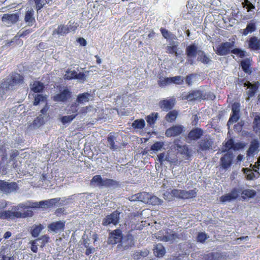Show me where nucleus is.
I'll use <instances>...</instances> for the list:
<instances>
[{
  "mask_svg": "<svg viewBox=\"0 0 260 260\" xmlns=\"http://www.w3.org/2000/svg\"><path fill=\"white\" fill-rule=\"evenodd\" d=\"M60 198H54L48 200L41 201L39 202L28 201L26 203H20L16 206H13L12 210H6L0 212V219H15L17 218H25L32 217L34 213L31 210H26L23 212L19 211V210H23L28 208H43L47 209L55 206L59 202Z\"/></svg>",
  "mask_w": 260,
  "mask_h": 260,
  "instance_id": "nucleus-1",
  "label": "nucleus"
},
{
  "mask_svg": "<svg viewBox=\"0 0 260 260\" xmlns=\"http://www.w3.org/2000/svg\"><path fill=\"white\" fill-rule=\"evenodd\" d=\"M24 77L16 72H12L4 79L1 85L6 90H13L24 83Z\"/></svg>",
  "mask_w": 260,
  "mask_h": 260,
  "instance_id": "nucleus-2",
  "label": "nucleus"
},
{
  "mask_svg": "<svg viewBox=\"0 0 260 260\" xmlns=\"http://www.w3.org/2000/svg\"><path fill=\"white\" fill-rule=\"evenodd\" d=\"M90 184L99 187H116L119 185L117 181L113 179L109 178L103 179L100 175L94 176L90 180Z\"/></svg>",
  "mask_w": 260,
  "mask_h": 260,
  "instance_id": "nucleus-3",
  "label": "nucleus"
},
{
  "mask_svg": "<svg viewBox=\"0 0 260 260\" xmlns=\"http://www.w3.org/2000/svg\"><path fill=\"white\" fill-rule=\"evenodd\" d=\"M222 152H224V153L220 159V166L222 169L227 170L233 165L235 155L232 152L226 150H222Z\"/></svg>",
  "mask_w": 260,
  "mask_h": 260,
  "instance_id": "nucleus-4",
  "label": "nucleus"
},
{
  "mask_svg": "<svg viewBox=\"0 0 260 260\" xmlns=\"http://www.w3.org/2000/svg\"><path fill=\"white\" fill-rule=\"evenodd\" d=\"M214 141L210 136L201 139L197 143L198 153L210 151L213 149Z\"/></svg>",
  "mask_w": 260,
  "mask_h": 260,
  "instance_id": "nucleus-5",
  "label": "nucleus"
},
{
  "mask_svg": "<svg viewBox=\"0 0 260 260\" xmlns=\"http://www.w3.org/2000/svg\"><path fill=\"white\" fill-rule=\"evenodd\" d=\"M198 47L194 44H191L188 45L185 49V54L187 59L186 63L190 65L194 64L193 58L197 56V54H200Z\"/></svg>",
  "mask_w": 260,
  "mask_h": 260,
  "instance_id": "nucleus-6",
  "label": "nucleus"
},
{
  "mask_svg": "<svg viewBox=\"0 0 260 260\" xmlns=\"http://www.w3.org/2000/svg\"><path fill=\"white\" fill-rule=\"evenodd\" d=\"M72 92L68 87H65L62 90L55 94L52 98V100L56 102H66L71 99Z\"/></svg>",
  "mask_w": 260,
  "mask_h": 260,
  "instance_id": "nucleus-7",
  "label": "nucleus"
},
{
  "mask_svg": "<svg viewBox=\"0 0 260 260\" xmlns=\"http://www.w3.org/2000/svg\"><path fill=\"white\" fill-rule=\"evenodd\" d=\"M240 118V104L235 102L232 105V113L227 122V125L230 126L234 122H237Z\"/></svg>",
  "mask_w": 260,
  "mask_h": 260,
  "instance_id": "nucleus-8",
  "label": "nucleus"
},
{
  "mask_svg": "<svg viewBox=\"0 0 260 260\" xmlns=\"http://www.w3.org/2000/svg\"><path fill=\"white\" fill-rule=\"evenodd\" d=\"M18 189V186L16 182H8L5 180H0V191L8 194L16 191Z\"/></svg>",
  "mask_w": 260,
  "mask_h": 260,
  "instance_id": "nucleus-9",
  "label": "nucleus"
},
{
  "mask_svg": "<svg viewBox=\"0 0 260 260\" xmlns=\"http://www.w3.org/2000/svg\"><path fill=\"white\" fill-rule=\"evenodd\" d=\"M122 233L120 229H116L110 232L108 238V243L115 245L117 243H121L122 240Z\"/></svg>",
  "mask_w": 260,
  "mask_h": 260,
  "instance_id": "nucleus-10",
  "label": "nucleus"
},
{
  "mask_svg": "<svg viewBox=\"0 0 260 260\" xmlns=\"http://www.w3.org/2000/svg\"><path fill=\"white\" fill-rule=\"evenodd\" d=\"M234 42H226L221 43L216 47V53L220 56L226 55L231 52Z\"/></svg>",
  "mask_w": 260,
  "mask_h": 260,
  "instance_id": "nucleus-11",
  "label": "nucleus"
},
{
  "mask_svg": "<svg viewBox=\"0 0 260 260\" xmlns=\"http://www.w3.org/2000/svg\"><path fill=\"white\" fill-rule=\"evenodd\" d=\"M182 99L190 102L199 101L202 99H205V95L203 94V92L201 90H193L186 94H183Z\"/></svg>",
  "mask_w": 260,
  "mask_h": 260,
  "instance_id": "nucleus-12",
  "label": "nucleus"
},
{
  "mask_svg": "<svg viewBox=\"0 0 260 260\" xmlns=\"http://www.w3.org/2000/svg\"><path fill=\"white\" fill-rule=\"evenodd\" d=\"M119 213L117 211H115L112 213L107 215L102 221V225L107 226L110 224L116 225L118 223L119 220Z\"/></svg>",
  "mask_w": 260,
  "mask_h": 260,
  "instance_id": "nucleus-13",
  "label": "nucleus"
},
{
  "mask_svg": "<svg viewBox=\"0 0 260 260\" xmlns=\"http://www.w3.org/2000/svg\"><path fill=\"white\" fill-rule=\"evenodd\" d=\"M169 229H166L164 231H160L157 234V238L161 241L168 242L176 238H178L177 233L172 231V234H169Z\"/></svg>",
  "mask_w": 260,
  "mask_h": 260,
  "instance_id": "nucleus-14",
  "label": "nucleus"
},
{
  "mask_svg": "<svg viewBox=\"0 0 260 260\" xmlns=\"http://www.w3.org/2000/svg\"><path fill=\"white\" fill-rule=\"evenodd\" d=\"M135 244L134 238L132 234H127L125 236H122V240L121 243L119 244L118 247L121 246L123 250H126L132 247Z\"/></svg>",
  "mask_w": 260,
  "mask_h": 260,
  "instance_id": "nucleus-15",
  "label": "nucleus"
},
{
  "mask_svg": "<svg viewBox=\"0 0 260 260\" xmlns=\"http://www.w3.org/2000/svg\"><path fill=\"white\" fill-rule=\"evenodd\" d=\"M184 126L181 125H174L168 128L165 133L168 137L177 136L183 133Z\"/></svg>",
  "mask_w": 260,
  "mask_h": 260,
  "instance_id": "nucleus-16",
  "label": "nucleus"
},
{
  "mask_svg": "<svg viewBox=\"0 0 260 260\" xmlns=\"http://www.w3.org/2000/svg\"><path fill=\"white\" fill-rule=\"evenodd\" d=\"M177 150L178 152L185 159L190 160L192 156L191 150H190L187 145H181L179 144L176 145Z\"/></svg>",
  "mask_w": 260,
  "mask_h": 260,
  "instance_id": "nucleus-17",
  "label": "nucleus"
},
{
  "mask_svg": "<svg viewBox=\"0 0 260 260\" xmlns=\"http://www.w3.org/2000/svg\"><path fill=\"white\" fill-rule=\"evenodd\" d=\"M204 134V131L199 127L192 128L187 134V138L190 141H197Z\"/></svg>",
  "mask_w": 260,
  "mask_h": 260,
  "instance_id": "nucleus-18",
  "label": "nucleus"
},
{
  "mask_svg": "<svg viewBox=\"0 0 260 260\" xmlns=\"http://www.w3.org/2000/svg\"><path fill=\"white\" fill-rule=\"evenodd\" d=\"M66 222L64 221H57L52 222L48 226V228L52 232L57 233L58 231H63L65 229Z\"/></svg>",
  "mask_w": 260,
  "mask_h": 260,
  "instance_id": "nucleus-19",
  "label": "nucleus"
},
{
  "mask_svg": "<svg viewBox=\"0 0 260 260\" xmlns=\"http://www.w3.org/2000/svg\"><path fill=\"white\" fill-rule=\"evenodd\" d=\"M242 171L246 175V178L248 180H252L255 178L259 177L260 173L256 169L252 168V169L249 168H243Z\"/></svg>",
  "mask_w": 260,
  "mask_h": 260,
  "instance_id": "nucleus-20",
  "label": "nucleus"
},
{
  "mask_svg": "<svg viewBox=\"0 0 260 260\" xmlns=\"http://www.w3.org/2000/svg\"><path fill=\"white\" fill-rule=\"evenodd\" d=\"M248 48L251 50H260V39L255 36L251 37L248 40Z\"/></svg>",
  "mask_w": 260,
  "mask_h": 260,
  "instance_id": "nucleus-21",
  "label": "nucleus"
},
{
  "mask_svg": "<svg viewBox=\"0 0 260 260\" xmlns=\"http://www.w3.org/2000/svg\"><path fill=\"white\" fill-rule=\"evenodd\" d=\"M252 130L257 136H260V114L255 113L252 122Z\"/></svg>",
  "mask_w": 260,
  "mask_h": 260,
  "instance_id": "nucleus-22",
  "label": "nucleus"
},
{
  "mask_svg": "<svg viewBox=\"0 0 260 260\" xmlns=\"http://www.w3.org/2000/svg\"><path fill=\"white\" fill-rule=\"evenodd\" d=\"M34 14L35 12L32 9L28 10L25 13L24 20L28 26H31L36 22Z\"/></svg>",
  "mask_w": 260,
  "mask_h": 260,
  "instance_id": "nucleus-23",
  "label": "nucleus"
},
{
  "mask_svg": "<svg viewBox=\"0 0 260 260\" xmlns=\"http://www.w3.org/2000/svg\"><path fill=\"white\" fill-rule=\"evenodd\" d=\"M19 18L18 13L4 14L2 17V20L3 22H8L11 23L17 22Z\"/></svg>",
  "mask_w": 260,
  "mask_h": 260,
  "instance_id": "nucleus-24",
  "label": "nucleus"
},
{
  "mask_svg": "<svg viewBox=\"0 0 260 260\" xmlns=\"http://www.w3.org/2000/svg\"><path fill=\"white\" fill-rule=\"evenodd\" d=\"M30 87L31 91L36 93L43 92L45 88L44 83L39 81H34L30 84Z\"/></svg>",
  "mask_w": 260,
  "mask_h": 260,
  "instance_id": "nucleus-25",
  "label": "nucleus"
},
{
  "mask_svg": "<svg viewBox=\"0 0 260 260\" xmlns=\"http://www.w3.org/2000/svg\"><path fill=\"white\" fill-rule=\"evenodd\" d=\"M174 105V101L172 100H163L160 101L159 103L160 108L166 111L171 110Z\"/></svg>",
  "mask_w": 260,
  "mask_h": 260,
  "instance_id": "nucleus-26",
  "label": "nucleus"
},
{
  "mask_svg": "<svg viewBox=\"0 0 260 260\" xmlns=\"http://www.w3.org/2000/svg\"><path fill=\"white\" fill-rule=\"evenodd\" d=\"M251 61L250 58H247L241 60L240 62V66L243 72L249 75L252 73L251 69Z\"/></svg>",
  "mask_w": 260,
  "mask_h": 260,
  "instance_id": "nucleus-27",
  "label": "nucleus"
},
{
  "mask_svg": "<svg viewBox=\"0 0 260 260\" xmlns=\"http://www.w3.org/2000/svg\"><path fill=\"white\" fill-rule=\"evenodd\" d=\"M259 147V143L257 140H253L250 144L248 149L247 150V155L248 156L253 155L258 150Z\"/></svg>",
  "mask_w": 260,
  "mask_h": 260,
  "instance_id": "nucleus-28",
  "label": "nucleus"
},
{
  "mask_svg": "<svg viewBox=\"0 0 260 260\" xmlns=\"http://www.w3.org/2000/svg\"><path fill=\"white\" fill-rule=\"evenodd\" d=\"M260 83L258 81H257L254 82V83L252 84V85L249 87V89L246 91L248 100H249L251 98L254 96L255 93L257 92Z\"/></svg>",
  "mask_w": 260,
  "mask_h": 260,
  "instance_id": "nucleus-29",
  "label": "nucleus"
},
{
  "mask_svg": "<svg viewBox=\"0 0 260 260\" xmlns=\"http://www.w3.org/2000/svg\"><path fill=\"white\" fill-rule=\"evenodd\" d=\"M224 146L228 149V151L231 149L234 150L243 148V144L241 143L235 144L233 139H229L224 144Z\"/></svg>",
  "mask_w": 260,
  "mask_h": 260,
  "instance_id": "nucleus-30",
  "label": "nucleus"
},
{
  "mask_svg": "<svg viewBox=\"0 0 260 260\" xmlns=\"http://www.w3.org/2000/svg\"><path fill=\"white\" fill-rule=\"evenodd\" d=\"M90 96V94L88 92L79 93L77 97L76 103L79 105V104H82L88 102L89 101Z\"/></svg>",
  "mask_w": 260,
  "mask_h": 260,
  "instance_id": "nucleus-31",
  "label": "nucleus"
},
{
  "mask_svg": "<svg viewBox=\"0 0 260 260\" xmlns=\"http://www.w3.org/2000/svg\"><path fill=\"white\" fill-rule=\"evenodd\" d=\"M256 29L255 22L251 21L248 23L246 27L244 29H241V33L244 36H247L249 33H251L255 31Z\"/></svg>",
  "mask_w": 260,
  "mask_h": 260,
  "instance_id": "nucleus-32",
  "label": "nucleus"
},
{
  "mask_svg": "<svg viewBox=\"0 0 260 260\" xmlns=\"http://www.w3.org/2000/svg\"><path fill=\"white\" fill-rule=\"evenodd\" d=\"M166 253V250L161 244H156L154 249V254L157 257H162Z\"/></svg>",
  "mask_w": 260,
  "mask_h": 260,
  "instance_id": "nucleus-33",
  "label": "nucleus"
},
{
  "mask_svg": "<svg viewBox=\"0 0 260 260\" xmlns=\"http://www.w3.org/2000/svg\"><path fill=\"white\" fill-rule=\"evenodd\" d=\"M69 33V29L66 25L60 24L57 28L54 30L52 32L53 35H58L63 36Z\"/></svg>",
  "mask_w": 260,
  "mask_h": 260,
  "instance_id": "nucleus-34",
  "label": "nucleus"
},
{
  "mask_svg": "<svg viewBox=\"0 0 260 260\" xmlns=\"http://www.w3.org/2000/svg\"><path fill=\"white\" fill-rule=\"evenodd\" d=\"M47 96L42 94L37 93L34 96V100L33 101V105L37 106L42 102L47 103Z\"/></svg>",
  "mask_w": 260,
  "mask_h": 260,
  "instance_id": "nucleus-35",
  "label": "nucleus"
},
{
  "mask_svg": "<svg viewBox=\"0 0 260 260\" xmlns=\"http://www.w3.org/2000/svg\"><path fill=\"white\" fill-rule=\"evenodd\" d=\"M178 115V112L176 110L169 111L165 116V120L168 122H173L175 121Z\"/></svg>",
  "mask_w": 260,
  "mask_h": 260,
  "instance_id": "nucleus-36",
  "label": "nucleus"
},
{
  "mask_svg": "<svg viewBox=\"0 0 260 260\" xmlns=\"http://www.w3.org/2000/svg\"><path fill=\"white\" fill-rule=\"evenodd\" d=\"M158 117V113L152 112L145 117L148 125L151 126L156 122Z\"/></svg>",
  "mask_w": 260,
  "mask_h": 260,
  "instance_id": "nucleus-37",
  "label": "nucleus"
},
{
  "mask_svg": "<svg viewBox=\"0 0 260 260\" xmlns=\"http://www.w3.org/2000/svg\"><path fill=\"white\" fill-rule=\"evenodd\" d=\"M166 52L170 54H174L176 57L178 56V45L175 43L172 44L171 46H168L166 48Z\"/></svg>",
  "mask_w": 260,
  "mask_h": 260,
  "instance_id": "nucleus-38",
  "label": "nucleus"
},
{
  "mask_svg": "<svg viewBox=\"0 0 260 260\" xmlns=\"http://www.w3.org/2000/svg\"><path fill=\"white\" fill-rule=\"evenodd\" d=\"M134 129H143L145 126V122L143 119L135 120L132 125Z\"/></svg>",
  "mask_w": 260,
  "mask_h": 260,
  "instance_id": "nucleus-39",
  "label": "nucleus"
},
{
  "mask_svg": "<svg viewBox=\"0 0 260 260\" xmlns=\"http://www.w3.org/2000/svg\"><path fill=\"white\" fill-rule=\"evenodd\" d=\"M242 198L245 199L246 198H252L256 195V191L253 189H245L242 191Z\"/></svg>",
  "mask_w": 260,
  "mask_h": 260,
  "instance_id": "nucleus-40",
  "label": "nucleus"
},
{
  "mask_svg": "<svg viewBox=\"0 0 260 260\" xmlns=\"http://www.w3.org/2000/svg\"><path fill=\"white\" fill-rule=\"evenodd\" d=\"M44 229V226L41 224L36 225L31 231V234L32 237L36 238L38 237L42 230Z\"/></svg>",
  "mask_w": 260,
  "mask_h": 260,
  "instance_id": "nucleus-41",
  "label": "nucleus"
},
{
  "mask_svg": "<svg viewBox=\"0 0 260 260\" xmlns=\"http://www.w3.org/2000/svg\"><path fill=\"white\" fill-rule=\"evenodd\" d=\"M138 198H139V201L147 204L149 199L150 198L151 194L149 192H142L138 193Z\"/></svg>",
  "mask_w": 260,
  "mask_h": 260,
  "instance_id": "nucleus-42",
  "label": "nucleus"
},
{
  "mask_svg": "<svg viewBox=\"0 0 260 260\" xmlns=\"http://www.w3.org/2000/svg\"><path fill=\"white\" fill-rule=\"evenodd\" d=\"M162 201L158 197L151 194L150 198L149 199L147 204L152 205L153 206L159 205L161 204Z\"/></svg>",
  "mask_w": 260,
  "mask_h": 260,
  "instance_id": "nucleus-43",
  "label": "nucleus"
},
{
  "mask_svg": "<svg viewBox=\"0 0 260 260\" xmlns=\"http://www.w3.org/2000/svg\"><path fill=\"white\" fill-rule=\"evenodd\" d=\"M115 137L113 136L110 135L107 138V141L109 144V147L112 150H115L117 149V146L115 144Z\"/></svg>",
  "mask_w": 260,
  "mask_h": 260,
  "instance_id": "nucleus-44",
  "label": "nucleus"
},
{
  "mask_svg": "<svg viewBox=\"0 0 260 260\" xmlns=\"http://www.w3.org/2000/svg\"><path fill=\"white\" fill-rule=\"evenodd\" d=\"M199 59L204 64H208L211 61V59L206 55L203 51L199 50Z\"/></svg>",
  "mask_w": 260,
  "mask_h": 260,
  "instance_id": "nucleus-45",
  "label": "nucleus"
},
{
  "mask_svg": "<svg viewBox=\"0 0 260 260\" xmlns=\"http://www.w3.org/2000/svg\"><path fill=\"white\" fill-rule=\"evenodd\" d=\"M77 74V72L75 70L70 71L68 70L66 72V74L64 76V79L65 80H71L72 79H76V76Z\"/></svg>",
  "mask_w": 260,
  "mask_h": 260,
  "instance_id": "nucleus-46",
  "label": "nucleus"
},
{
  "mask_svg": "<svg viewBox=\"0 0 260 260\" xmlns=\"http://www.w3.org/2000/svg\"><path fill=\"white\" fill-rule=\"evenodd\" d=\"M166 161L176 165H179L181 162V161H179L177 157H172L168 153L166 154Z\"/></svg>",
  "mask_w": 260,
  "mask_h": 260,
  "instance_id": "nucleus-47",
  "label": "nucleus"
},
{
  "mask_svg": "<svg viewBox=\"0 0 260 260\" xmlns=\"http://www.w3.org/2000/svg\"><path fill=\"white\" fill-rule=\"evenodd\" d=\"M171 83H174L177 85H181L184 82V78L181 76H177L170 77Z\"/></svg>",
  "mask_w": 260,
  "mask_h": 260,
  "instance_id": "nucleus-48",
  "label": "nucleus"
},
{
  "mask_svg": "<svg viewBox=\"0 0 260 260\" xmlns=\"http://www.w3.org/2000/svg\"><path fill=\"white\" fill-rule=\"evenodd\" d=\"M78 114H73L69 116H63L61 118V121L65 124L71 122L77 116Z\"/></svg>",
  "mask_w": 260,
  "mask_h": 260,
  "instance_id": "nucleus-49",
  "label": "nucleus"
},
{
  "mask_svg": "<svg viewBox=\"0 0 260 260\" xmlns=\"http://www.w3.org/2000/svg\"><path fill=\"white\" fill-rule=\"evenodd\" d=\"M164 145V143L163 142L157 141L151 145L150 148L153 151H158L161 150Z\"/></svg>",
  "mask_w": 260,
  "mask_h": 260,
  "instance_id": "nucleus-50",
  "label": "nucleus"
},
{
  "mask_svg": "<svg viewBox=\"0 0 260 260\" xmlns=\"http://www.w3.org/2000/svg\"><path fill=\"white\" fill-rule=\"evenodd\" d=\"M231 53L238 55L240 58H244L246 56V52L240 48H235L231 50Z\"/></svg>",
  "mask_w": 260,
  "mask_h": 260,
  "instance_id": "nucleus-51",
  "label": "nucleus"
},
{
  "mask_svg": "<svg viewBox=\"0 0 260 260\" xmlns=\"http://www.w3.org/2000/svg\"><path fill=\"white\" fill-rule=\"evenodd\" d=\"M241 192V189L240 188L234 187L233 188L231 192L229 193L233 198L234 200H236L239 196Z\"/></svg>",
  "mask_w": 260,
  "mask_h": 260,
  "instance_id": "nucleus-52",
  "label": "nucleus"
},
{
  "mask_svg": "<svg viewBox=\"0 0 260 260\" xmlns=\"http://www.w3.org/2000/svg\"><path fill=\"white\" fill-rule=\"evenodd\" d=\"M50 240V237L48 235H45L42 236L41 237L36 239V241H41V247L43 248L45 246V244L49 242Z\"/></svg>",
  "mask_w": 260,
  "mask_h": 260,
  "instance_id": "nucleus-53",
  "label": "nucleus"
},
{
  "mask_svg": "<svg viewBox=\"0 0 260 260\" xmlns=\"http://www.w3.org/2000/svg\"><path fill=\"white\" fill-rule=\"evenodd\" d=\"M197 190L196 188L189 190L188 191L185 190V199H191L195 198L197 196Z\"/></svg>",
  "mask_w": 260,
  "mask_h": 260,
  "instance_id": "nucleus-54",
  "label": "nucleus"
},
{
  "mask_svg": "<svg viewBox=\"0 0 260 260\" xmlns=\"http://www.w3.org/2000/svg\"><path fill=\"white\" fill-rule=\"evenodd\" d=\"M208 236L205 233L200 232L199 233L197 237V240L198 242L200 243H204L207 239Z\"/></svg>",
  "mask_w": 260,
  "mask_h": 260,
  "instance_id": "nucleus-55",
  "label": "nucleus"
},
{
  "mask_svg": "<svg viewBox=\"0 0 260 260\" xmlns=\"http://www.w3.org/2000/svg\"><path fill=\"white\" fill-rule=\"evenodd\" d=\"M93 109V106L89 105L88 106L83 107L81 108L78 114L80 115H85L88 112Z\"/></svg>",
  "mask_w": 260,
  "mask_h": 260,
  "instance_id": "nucleus-56",
  "label": "nucleus"
},
{
  "mask_svg": "<svg viewBox=\"0 0 260 260\" xmlns=\"http://www.w3.org/2000/svg\"><path fill=\"white\" fill-rule=\"evenodd\" d=\"M197 76V74L196 73H191L190 74L187 75L185 79V82L187 85L189 86H190L192 84V79L194 77H196Z\"/></svg>",
  "mask_w": 260,
  "mask_h": 260,
  "instance_id": "nucleus-57",
  "label": "nucleus"
},
{
  "mask_svg": "<svg viewBox=\"0 0 260 260\" xmlns=\"http://www.w3.org/2000/svg\"><path fill=\"white\" fill-rule=\"evenodd\" d=\"M171 83L170 80V77L164 78L159 81H158V84L159 86L164 87L168 84Z\"/></svg>",
  "mask_w": 260,
  "mask_h": 260,
  "instance_id": "nucleus-58",
  "label": "nucleus"
},
{
  "mask_svg": "<svg viewBox=\"0 0 260 260\" xmlns=\"http://www.w3.org/2000/svg\"><path fill=\"white\" fill-rule=\"evenodd\" d=\"M234 200L233 198L231 196V194L229 193L223 196H222L220 197V201L221 203H225L226 202H230L231 201Z\"/></svg>",
  "mask_w": 260,
  "mask_h": 260,
  "instance_id": "nucleus-59",
  "label": "nucleus"
},
{
  "mask_svg": "<svg viewBox=\"0 0 260 260\" xmlns=\"http://www.w3.org/2000/svg\"><path fill=\"white\" fill-rule=\"evenodd\" d=\"M160 31L161 33L162 36L166 39H170L173 35L171 32H169L167 29L161 27Z\"/></svg>",
  "mask_w": 260,
  "mask_h": 260,
  "instance_id": "nucleus-60",
  "label": "nucleus"
},
{
  "mask_svg": "<svg viewBox=\"0 0 260 260\" xmlns=\"http://www.w3.org/2000/svg\"><path fill=\"white\" fill-rule=\"evenodd\" d=\"M244 124V122L243 121H241L238 122L237 124H235L234 126V131L235 132H237L238 133L241 132L243 129Z\"/></svg>",
  "mask_w": 260,
  "mask_h": 260,
  "instance_id": "nucleus-61",
  "label": "nucleus"
},
{
  "mask_svg": "<svg viewBox=\"0 0 260 260\" xmlns=\"http://www.w3.org/2000/svg\"><path fill=\"white\" fill-rule=\"evenodd\" d=\"M78 104L76 103H74L72 104L70 107V109L69 111L70 112V113H72L74 114H78L77 111L78 110Z\"/></svg>",
  "mask_w": 260,
  "mask_h": 260,
  "instance_id": "nucleus-62",
  "label": "nucleus"
},
{
  "mask_svg": "<svg viewBox=\"0 0 260 260\" xmlns=\"http://www.w3.org/2000/svg\"><path fill=\"white\" fill-rule=\"evenodd\" d=\"M204 260H215L216 256L214 252H210L205 254L203 255Z\"/></svg>",
  "mask_w": 260,
  "mask_h": 260,
  "instance_id": "nucleus-63",
  "label": "nucleus"
},
{
  "mask_svg": "<svg viewBox=\"0 0 260 260\" xmlns=\"http://www.w3.org/2000/svg\"><path fill=\"white\" fill-rule=\"evenodd\" d=\"M166 154L165 152H162L159 153L157 155V160L159 162V164L162 165L165 161H166Z\"/></svg>",
  "mask_w": 260,
  "mask_h": 260,
  "instance_id": "nucleus-64",
  "label": "nucleus"
}]
</instances>
